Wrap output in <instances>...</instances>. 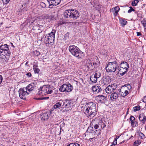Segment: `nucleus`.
Segmentation results:
<instances>
[{
	"label": "nucleus",
	"instance_id": "obj_1",
	"mask_svg": "<svg viewBox=\"0 0 146 146\" xmlns=\"http://www.w3.org/2000/svg\"><path fill=\"white\" fill-rule=\"evenodd\" d=\"M84 110L85 113L88 117H93L95 115L96 111V104L92 102H89L85 105Z\"/></svg>",
	"mask_w": 146,
	"mask_h": 146
},
{
	"label": "nucleus",
	"instance_id": "obj_2",
	"mask_svg": "<svg viewBox=\"0 0 146 146\" xmlns=\"http://www.w3.org/2000/svg\"><path fill=\"white\" fill-rule=\"evenodd\" d=\"M8 45L5 44L0 46V58L3 59L5 62H7L10 54Z\"/></svg>",
	"mask_w": 146,
	"mask_h": 146
},
{
	"label": "nucleus",
	"instance_id": "obj_3",
	"mask_svg": "<svg viewBox=\"0 0 146 146\" xmlns=\"http://www.w3.org/2000/svg\"><path fill=\"white\" fill-rule=\"evenodd\" d=\"M53 88L49 85H44L38 89V94L41 96L51 94L53 92Z\"/></svg>",
	"mask_w": 146,
	"mask_h": 146
},
{
	"label": "nucleus",
	"instance_id": "obj_4",
	"mask_svg": "<svg viewBox=\"0 0 146 146\" xmlns=\"http://www.w3.org/2000/svg\"><path fill=\"white\" fill-rule=\"evenodd\" d=\"M69 50L72 55L79 58H82L84 56V54L75 45H70L69 47Z\"/></svg>",
	"mask_w": 146,
	"mask_h": 146
},
{
	"label": "nucleus",
	"instance_id": "obj_5",
	"mask_svg": "<svg viewBox=\"0 0 146 146\" xmlns=\"http://www.w3.org/2000/svg\"><path fill=\"white\" fill-rule=\"evenodd\" d=\"M64 19L73 18L76 19L79 17V15L77 11L72 9L66 10L64 13Z\"/></svg>",
	"mask_w": 146,
	"mask_h": 146
},
{
	"label": "nucleus",
	"instance_id": "obj_6",
	"mask_svg": "<svg viewBox=\"0 0 146 146\" xmlns=\"http://www.w3.org/2000/svg\"><path fill=\"white\" fill-rule=\"evenodd\" d=\"M117 66L118 64L116 61L112 62H109L106 67V69L107 72H114L116 71Z\"/></svg>",
	"mask_w": 146,
	"mask_h": 146
},
{
	"label": "nucleus",
	"instance_id": "obj_7",
	"mask_svg": "<svg viewBox=\"0 0 146 146\" xmlns=\"http://www.w3.org/2000/svg\"><path fill=\"white\" fill-rule=\"evenodd\" d=\"M129 64L126 62H122L119 64V70L120 74H124L128 71Z\"/></svg>",
	"mask_w": 146,
	"mask_h": 146
},
{
	"label": "nucleus",
	"instance_id": "obj_8",
	"mask_svg": "<svg viewBox=\"0 0 146 146\" xmlns=\"http://www.w3.org/2000/svg\"><path fill=\"white\" fill-rule=\"evenodd\" d=\"M73 89L72 86L70 84H65L62 85L60 88L59 90L62 92H70Z\"/></svg>",
	"mask_w": 146,
	"mask_h": 146
},
{
	"label": "nucleus",
	"instance_id": "obj_9",
	"mask_svg": "<svg viewBox=\"0 0 146 146\" xmlns=\"http://www.w3.org/2000/svg\"><path fill=\"white\" fill-rule=\"evenodd\" d=\"M55 32V31H52V32L49 33L47 36L45 37V40L48 43H51L54 42Z\"/></svg>",
	"mask_w": 146,
	"mask_h": 146
},
{
	"label": "nucleus",
	"instance_id": "obj_10",
	"mask_svg": "<svg viewBox=\"0 0 146 146\" xmlns=\"http://www.w3.org/2000/svg\"><path fill=\"white\" fill-rule=\"evenodd\" d=\"M62 102H63V109L65 110L66 111H68L71 109L72 104L71 101L66 100L62 101Z\"/></svg>",
	"mask_w": 146,
	"mask_h": 146
},
{
	"label": "nucleus",
	"instance_id": "obj_11",
	"mask_svg": "<svg viewBox=\"0 0 146 146\" xmlns=\"http://www.w3.org/2000/svg\"><path fill=\"white\" fill-rule=\"evenodd\" d=\"M99 63L98 60H97L96 62H92L90 60H88L86 62V65L90 70H93L99 65Z\"/></svg>",
	"mask_w": 146,
	"mask_h": 146
},
{
	"label": "nucleus",
	"instance_id": "obj_12",
	"mask_svg": "<svg viewBox=\"0 0 146 146\" xmlns=\"http://www.w3.org/2000/svg\"><path fill=\"white\" fill-rule=\"evenodd\" d=\"M128 87L126 86H122L120 90V92L121 96L123 97L129 94V89L131 88V86L129 85Z\"/></svg>",
	"mask_w": 146,
	"mask_h": 146
},
{
	"label": "nucleus",
	"instance_id": "obj_13",
	"mask_svg": "<svg viewBox=\"0 0 146 146\" xmlns=\"http://www.w3.org/2000/svg\"><path fill=\"white\" fill-rule=\"evenodd\" d=\"M18 92L20 98L24 100L25 99L27 96L29 94L25 88H20Z\"/></svg>",
	"mask_w": 146,
	"mask_h": 146
},
{
	"label": "nucleus",
	"instance_id": "obj_14",
	"mask_svg": "<svg viewBox=\"0 0 146 146\" xmlns=\"http://www.w3.org/2000/svg\"><path fill=\"white\" fill-rule=\"evenodd\" d=\"M117 88L116 85L114 84L109 85L106 89V92L108 94H110L113 92Z\"/></svg>",
	"mask_w": 146,
	"mask_h": 146
},
{
	"label": "nucleus",
	"instance_id": "obj_15",
	"mask_svg": "<svg viewBox=\"0 0 146 146\" xmlns=\"http://www.w3.org/2000/svg\"><path fill=\"white\" fill-rule=\"evenodd\" d=\"M92 90L95 94L98 93L101 91L102 89L101 87L99 86L95 85L92 87Z\"/></svg>",
	"mask_w": 146,
	"mask_h": 146
},
{
	"label": "nucleus",
	"instance_id": "obj_16",
	"mask_svg": "<svg viewBox=\"0 0 146 146\" xmlns=\"http://www.w3.org/2000/svg\"><path fill=\"white\" fill-rule=\"evenodd\" d=\"M61 0H47L50 5H57L59 4Z\"/></svg>",
	"mask_w": 146,
	"mask_h": 146
},
{
	"label": "nucleus",
	"instance_id": "obj_17",
	"mask_svg": "<svg viewBox=\"0 0 146 146\" xmlns=\"http://www.w3.org/2000/svg\"><path fill=\"white\" fill-rule=\"evenodd\" d=\"M118 97V94L116 92L111 94L110 95V100L112 101H115Z\"/></svg>",
	"mask_w": 146,
	"mask_h": 146
},
{
	"label": "nucleus",
	"instance_id": "obj_18",
	"mask_svg": "<svg viewBox=\"0 0 146 146\" xmlns=\"http://www.w3.org/2000/svg\"><path fill=\"white\" fill-rule=\"evenodd\" d=\"M120 10V8L118 6L112 8L111 9V11L112 12L115 16H117V14Z\"/></svg>",
	"mask_w": 146,
	"mask_h": 146
},
{
	"label": "nucleus",
	"instance_id": "obj_19",
	"mask_svg": "<svg viewBox=\"0 0 146 146\" xmlns=\"http://www.w3.org/2000/svg\"><path fill=\"white\" fill-rule=\"evenodd\" d=\"M34 86L33 84L31 83L29 84L25 88V89H26V90H27V92L29 94L33 90L34 88Z\"/></svg>",
	"mask_w": 146,
	"mask_h": 146
},
{
	"label": "nucleus",
	"instance_id": "obj_20",
	"mask_svg": "<svg viewBox=\"0 0 146 146\" xmlns=\"http://www.w3.org/2000/svg\"><path fill=\"white\" fill-rule=\"evenodd\" d=\"M106 123L104 120H100L98 123L99 127L103 129L106 126Z\"/></svg>",
	"mask_w": 146,
	"mask_h": 146
},
{
	"label": "nucleus",
	"instance_id": "obj_21",
	"mask_svg": "<svg viewBox=\"0 0 146 146\" xmlns=\"http://www.w3.org/2000/svg\"><path fill=\"white\" fill-rule=\"evenodd\" d=\"M49 117V115L48 113H45L41 115L40 118L42 120H47Z\"/></svg>",
	"mask_w": 146,
	"mask_h": 146
},
{
	"label": "nucleus",
	"instance_id": "obj_22",
	"mask_svg": "<svg viewBox=\"0 0 146 146\" xmlns=\"http://www.w3.org/2000/svg\"><path fill=\"white\" fill-rule=\"evenodd\" d=\"M103 82L105 85H107L111 82L110 78L108 76L104 78L102 80Z\"/></svg>",
	"mask_w": 146,
	"mask_h": 146
},
{
	"label": "nucleus",
	"instance_id": "obj_23",
	"mask_svg": "<svg viewBox=\"0 0 146 146\" xmlns=\"http://www.w3.org/2000/svg\"><path fill=\"white\" fill-rule=\"evenodd\" d=\"M98 79L94 74L91 76L90 78V81L93 83H96Z\"/></svg>",
	"mask_w": 146,
	"mask_h": 146
},
{
	"label": "nucleus",
	"instance_id": "obj_24",
	"mask_svg": "<svg viewBox=\"0 0 146 146\" xmlns=\"http://www.w3.org/2000/svg\"><path fill=\"white\" fill-rule=\"evenodd\" d=\"M144 115L145 114L144 113H141L140 114L139 117V120L140 121L142 122L143 124H144Z\"/></svg>",
	"mask_w": 146,
	"mask_h": 146
},
{
	"label": "nucleus",
	"instance_id": "obj_25",
	"mask_svg": "<svg viewBox=\"0 0 146 146\" xmlns=\"http://www.w3.org/2000/svg\"><path fill=\"white\" fill-rule=\"evenodd\" d=\"M94 74L98 78H99L101 76V73L98 71H96Z\"/></svg>",
	"mask_w": 146,
	"mask_h": 146
},
{
	"label": "nucleus",
	"instance_id": "obj_26",
	"mask_svg": "<svg viewBox=\"0 0 146 146\" xmlns=\"http://www.w3.org/2000/svg\"><path fill=\"white\" fill-rule=\"evenodd\" d=\"M139 2V1L137 0H134L132 1L131 3V5L133 6H136L137 5V3Z\"/></svg>",
	"mask_w": 146,
	"mask_h": 146
},
{
	"label": "nucleus",
	"instance_id": "obj_27",
	"mask_svg": "<svg viewBox=\"0 0 146 146\" xmlns=\"http://www.w3.org/2000/svg\"><path fill=\"white\" fill-rule=\"evenodd\" d=\"M61 104L60 102H58L54 106V108L56 109L60 107Z\"/></svg>",
	"mask_w": 146,
	"mask_h": 146
},
{
	"label": "nucleus",
	"instance_id": "obj_28",
	"mask_svg": "<svg viewBox=\"0 0 146 146\" xmlns=\"http://www.w3.org/2000/svg\"><path fill=\"white\" fill-rule=\"evenodd\" d=\"M33 69L35 73H38L40 71V70L37 68V66H34Z\"/></svg>",
	"mask_w": 146,
	"mask_h": 146
},
{
	"label": "nucleus",
	"instance_id": "obj_29",
	"mask_svg": "<svg viewBox=\"0 0 146 146\" xmlns=\"http://www.w3.org/2000/svg\"><path fill=\"white\" fill-rule=\"evenodd\" d=\"M99 99L100 101L103 102V100H106V97L104 96L101 95L99 96Z\"/></svg>",
	"mask_w": 146,
	"mask_h": 146
},
{
	"label": "nucleus",
	"instance_id": "obj_30",
	"mask_svg": "<svg viewBox=\"0 0 146 146\" xmlns=\"http://www.w3.org/2000/svg\"><path fill=\"white\" fill-rule=\"evenodd\" d=\"M40 53L37 50H35L33 52V55L35 56H38L40 55Z\"/></svg>",
	"mask_w": 146,
	"mask_h": 146
},
{
	"label": "nucleus",
	"instance_id": "obj_31",
	"mask_svg": "<svg viewBox=\"0 0 146 146\" xmlns=\"http://www.w3.org/2000/svg\"><path fill=\"white\" fill-rule=\"evenodd\" d=\"M141 143V142L140 140H137L135 141L134 143V146H137Z\"/></svg>",
	"mask_w": 146,
	"mask_h": 146
},
{
	"label": "nucleus",
	"instance_id": "obj_32",
	"mask_svg": "<svg viewBox=\"0 0 146 146\" xmlns=\"http://www.w3.org/2000/svg\"><path fill=\"white\" fill-rule=\"evenodd\" d=\"M140 109V106H137L133 107V110L134 111H139Z\"/></svg>",
	"mask_w": 146,
	"mask_h": 146
},
{
	"label": "nucleus",
	"instance_id": "obj_33",
	"mask_svg": "<svg viewBox=\"0 0 146 146\" xmlns=\"http://www.w3.org/2000/svg\"><path fill=\"white\" fill-rule=\"evenodd\" d=\"M131 124L133 127H135L138 125V123L136 121H134L132 123H131Z\"/></svg>",
	"mask_w": 146,
	"mask_h": 146
},
{
	"label": "nucleus",
	"instance_id": "obj_34",
	"mask_svg": "<svg viewBox=\"0 0 146 146\" xmlns=\"http://www.w3.org/2000/svg\"><path fill=\"white\" fill-rule=\"evenodd\" d=\"M127 23V21L125 20H122L121 21V23L122 25L124 26L126 25Z\"/></svg>",
	"mask_w": 146,
	"mask_h": 146
},
{
	"label": "nucleus",
	"instance_id": "obj_35",
	"mask_svg": "<svg viewBox=\"0 0 146 146\" xmlns=\"http://www.w3.org/2000/svg\"><path fill=\"white\" fill-rule=\"evenodd\" d=\"M141 23L142 24L143 26L146 29V22L145 21H142Z\"/></svg>",
	"mask_w": 146,
	"mask_h": 146
},
{
	"label": "nucleus",
	"instance_id": "obj_36",
	"mask_svg": "<svg viewBox=\"0 0 146 146\" xmlns=\"http://www.w3.org/2000/svg\"><path fill=\"white\" fill-rule=\"evenodd\" d=\"M129 8L130 9L128 11V13H130L132 11H135V10L134 9H133L132 7H131Z\"/></svg>",
	"mask_w": 146,
	"mask_h": 146
},
{
	"label": "nucleus",
	"instance_id": "obj_37",
	"mask_svg": "<svg viewBox=\"0 0 146 146\" xmlns=\"http://www.w3.org/2000/svg\"><path fill=\"white\" fill-rule=\"evenodd\" d=\"M69 145H71V146H80V144L77 143H75L74 144L70 143Z\"/></svg>",
	"mask_w": 146,
	"mask_h": 146
},
{
	"label": "nucleus",
	"instance_id": "obj_38",
	"mask_svg": "<svg viewBox=\"0 0 146 146\" xmlns=\"http://www.w3.org/2000/svg\"><path fill=\"white\" fill-rule=\"evenodd\" d=\"M130 119L131 121V123H132V122L134 121L135 120V117L133 116H131L130 117Z\"/></svg>",
	"mask_w": 146,
	"mask_h": 146
},
{
	"label": "nucleus",
	"instance_id": "obj_39",
	"mask_svg": "<svg viewBox=\"0 0 146 146\" xmlns=\"http://www.w3.org/2000/svg\"><path fill=\"white\" fill-rule=\"evenodd\" d=\"M4 4H6L8 3L10 0H2Z\"/></svg>",
	"mask_w": 146,
	"mask_h": 146
},
{
	"label": "nucleus",
	"instance_id": "obj_40",
	"mask_svg": "<svg viewBox=\"0 0 146 146\" xmlns=\"http://www.w3.org/2000/svg\"><path fill=\"white\" fill-rule=\"evenodd\" d=\"M40 6L42 8H45L46 7V4L44 3H41Z\"/></svg>",
	"mask_w": 146,
	"mask_h": 146
},
{
	"label": "nucleus",
	"instance_id": "obj_41",
	"mask_svg": "<svg viewBox=\"0 0 146 146\" xmlns=\"http://www.w3.org/2000/svg\"><path fill=\"white\" fill-rule=\"evenodd\" d=\"M26 76H27V77L29 78L31 76L32 74L30 72H29L26 74Z\"/></svg>",
	"mask_w": 146,
	"mask_h": 146
},
{
	"label": "nucleus",
	"instance_id": "obj_42",
	"mask_svg": "<svg viewBox=\"0 0 146 146\" xmlns=\"http://www.w3.org/2000/svg\"><path fill=\"white\" fill-rule=\"evenodd\" d=\"M3 77L1 75H0V84H1L2 82Z\"/></svg>",
	"mask_w": 146,
	"mask_h": 146
},
{
	"label": "nucleus",
	"instance_id": "obj_43",
	"mask_svg": "<svg viewBox=\"0 0 146 146\" xmlns=\"http://www.w3.org/2000/svg\"><path fill=\"white\" fill-rule=\"evenodd\" d=\"M99 125L96 124L94 126V128L95 129H97L98 128L99 126Z\"/></svg>",
	"mask_w": 146,
	"mask_h": 146
},
{
	"label": "nucleus",
	"instance_id": "obj_44",
	"mask_svg": "<svg viewBox=\"0 0 146 146\" xmlns=\"http://www.w3.org/2000/svg\"><path fill=\"white\" fill-rule=\"evenodd\" d=\"M137 36H141V34L140 32H137Z\"/></svg>",
	"mask_w": 146,
	"mask_h": 146
},
{
	"label": "nucleus",
	"instance_id": "obj_45",
	"mask_svg": "<svg viewBox=\"0 0 146 146\" xmlns=\"http://www.w3.org/2000/svg\"><path fill=\"white\" fill-rule=\"evenodd\" d=\"M146 121V115L145 116V115H144V124L145 123V122Z\"/></svg>",
	"mask_w": 146,
	"mask_h": 146
},
{
	"label": "nucleus",
	"instance_id": "obj_46",
	"mask_svg": "<svg viewBox=\"0 0 146 146\" xmlns=\"http://www.w3.org/2000/svg\"><path fill=\"white\" fill-rule=\"evenodd\" d=\"M117 142L116 141H113V144L115 145H116L117 144Z\"/></svg>",
	"mask_w": 146,
	"mask_h": 146
},
{
	"label": "nucleus",
	"instance_id": "obj_47",
	"mask_svg": "<svg viewBox=\"0 0 146 146\" xmlns=\"http://www.w3.org/2000/svg\"><path fill=\"white\" fill-rule=\"evenodd\" d=\"M96 8H98V10H100V7H99V8H97V7H96Z\"/></svg>",
	"mask_w": 146,
	"mask_h": 146
},
{
	"label": "nucleus",
	"instance_id": "obj_48",
	"mask_svg": "<svg viewBox=\"0 0 146 146\" xmlns=\"http://www.w3.org/2000/svg\"><path fill=\"white\" fill-rule=\"evenodd\" d=\"M10 44H11V46H13V47H14V46L13 45V44L12 42H11Z\"/></svg>",
	"mask_w": 146,
	"mask_h": 146
},
{
	"label": "nucleus",
	"instance_id": "obj_49",
	"mask_svg": "<svg viewBox=\"0 0 146 146\" xmlns=\"http://www.w3.org/2000/svg\"><path fill=\"white\" fill-rule=\"evenodd\" d=\"M119 136H117L115 138H116V139H117L118 138H119Z\"/></svg>",
	"mask_w": 146,
	"mask_h": 146
},
{
	"label": "nucleus",
	"instance_id": "obj_50",
	"mask_svg": "<svg viewBox=\"0 0 146 146\" xmlns=\"http://www.w3.org/2000/svg\"><path fill=\"white\" fill-rule=\"evenodd\" d=\"M51 16H49V17L48 18V19L49 18V19H51Z\"/></svg>",
	"mask_w": 146,
	"mask_h": 146
},
{
	"label": "nucleus",
	"instance_id": "obj_51",
	"mask_svg": "<svg viewBox=\"0 0 146 146\" xmlns=\"http://www.w3.org/2000/svg\"><path fill=\"white\" fill-rule=\"evenodd\" d=\"M117 139H116V138H115V140H114V141H116V142H117Z\"/></svg>",
	"mask_w": 146,
	"mask_h": 146
},
{
	"label": "nucleus",
	"instance_id": "obj_52",
	"mask_svg": "<svg viewBox=\"0 0 146 146\" xmlns=\"http://www.w3.org/2000/svg\"><path fill=\"white\" fill-rule=\"evenodd\" d=\"M110 146H115V145L113 144V145H111Z\"/></svg>",
	"mask_w": 146,
	"mask_h": 146
},
{
	"label": "nucleus",
	"instance_id": "obj_53",
	"mask_svg": "<svg viewBox=\"0 0 146 146\" xmlns=\"http://www.w3.org/2000/svg\"><path fill=\"white\" fill-rule=\"evenodd\" d=\"M137 15L138 16H139V15H140V14H139V13H138L137 14Z\"/></svg>",
	"mask_w": 146,
	"mask_h": 146
},
{
	"label": "nucleus",
	"instance_id": "obj_54",
	"mask_svg": "<svg viewBox=\"0 0 146 146\" xmlns=\"http://www.w3.org/2000/svg\"><path fill=\"white\" fill-rule=\"evenodd\" d=\"M137 15L138 16H139V15H140V14H139V13H138L137 14Z\"/></svg>",
	"mask_w": 146,
	"mask_h": 146
},
{
	"label": "nucleus",
	"instance_id": "obj_55",
	"mask_svg": "<svg viewBox=\"0 0 146 146\" xmlns=\"http://www.w3.org/2000/svg\"><path fill=\"white\" fill-rule=\"evenodd\" d=\"M87 133H88V132H86V135H85V136H86V135L87 134Z\"/></svg>",
	"mask_w": 146,
	"mask_h": 146
},
{
	"label": "nucleus",
	"instance_id": "obj_56",
	"mask_svg": "<svg viewBox=\"0 0 146 146\" xmlns=\"http://www.w3.org/2000/svg\"><path fill=\"white\" fill-rule=\"evenodd\" d=\"M145 130H146V126L145 127Z\"/></svg>",
	"mask_w": 146,
	"mask_h": 146
},
{
	"label": "nucleus",
	"instance_id": "obj_57",
	"mask_svg": "<svg viewBox=\"0 0 146 146\" xmlns=\"http://www.w3.org/2000/svg\"><path fill=\"white\" fill-rule=\"evenodd\" d=\"M28 63V62H27L26 64H27Z\"/></svg>",
	"mask_w": 146,
	"mask_h": 146
},
{
	"label": "nucleus",
	"instance_id": "obj_58",
	"mask_svg": "<svg viewBox=\"0 0 146 146\" xmlns=\"http://www.w3.org/2000/svg\"><path fill=\"white\" fill-rule=\"evenodd\" d=\"M38 26H40V25H39V24H38Z\"/></svg>",
	"mask_w": 146,
	"mask_h": 146
},
{
	"label": "nucleus",
	"instance_id": "obj_59",
	"mask_svg": "<svg viewBox=\"0 0 146 146\" xmlns=\"http://www.w3.org/2000/svg\"><path fill=\"white\" fill-rule=\"evenodd\" d=\"M47 98H49V97H47Z\"/></svg>",
	"mask_w": 146,
	"mask_h": 146
},
{
	"label": "nucleus",
	"instance_id": "obj_60",
	"mask_svg": "<svg viewBox=\"0 0 146 146\" xmlns=\"http://www.w3.org/2000/svg\"><path fill=\"white\" fill-rule=\"evenodd\" d=\"M0 146H2V145L0 144Z\"/></svg>",
	"mask_w": 146,
	"mask_h": 146
},
{
	"label": "nucleus",
	"instance_id": "obj_61",
	"mask_svg": "<svg viewBox=\"0 0 146 146\" xmlns=\"http://www.w3.org/2000/svg\"><path fill=\"white\" fill-rule=\"evenodd\" d=\"M142 100L143 101V102H144V101H143V100Z\"/></svg>",
	"mask_w": 146,
	"mask_h": 146
},
{
	"label": "nucleus",
	"instance_id": "obj_62",
	"mask_svg": "<svg viewBox=\"0 0 146 146\" xmlns=\"http://www.w3.org/2000/svg\"><path fill=\"white\" fill-rule=\"evenodd\" d=\"M96 131H97V130H96Z\"/></svg>",
	"mask_w": 146,
	"mask_h": 146
}]
</instances>
